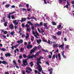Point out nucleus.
<instances>
[{"mask_svg":"<svg viewBox=\"0 0 74 74\" xmlns=\"http://www.w3.org/2000/svg\"><path fill=\"white\" fill-rule=\"evenodd\" d=\"M10 4H6L5 5V7H6L7 8H8V7H10Z\"/></svg>","mask_w":74,"mask_h":74,"instance_id":"nucleus-21","label":"nucleus"},{"mask_svg":"<svg viewBox=\"0 0 74 74\" xmlns=\"http://www.w3.org/2000/svg\"><path fill=\"white\" fill-rule=\"evenodd\" d=\"M27 58H30L31 59H33V55L32 56H29L27 57Z\"/></svg>","mask_w":74,"mask_h":74,"instance_id":"nucleus-26","label":"nucleus"},{"mask_svg":"<svg viewBox=\"0 0 74 74\" xmlns=\"http://www.w3.org/2000/svg\"><path fill=\"white\" fill-rule=\"evenodd\" d=\"M27 36H25V38L26 39H27L29 38V34L28 33H27Z\"/></svg>","mask_w":74,"mask_h":74,"instance_id":"nucleus-22","label":"nucleus"},{"mask_svg":"<svg viewBox=\"0 0 74 74\" xmlns=\"http://www.w3.org/2000/svg\"><path fill=\"white\" fill-rule=\"evenodd\" d=\"M23 40L21 39L19 41H17V43H18L19 45H20V44H22V43H23Z\"/></svg>","mask_w":74,"mask_h":74,"instance_id":"nucleus-9","label":"nucleus"},{"mask_svg":"<svg viewBox=\"0 0 74 74\" xmlns=\"http://www.w3.org/2000/svg\"><path fill=\"white\" fill-rule=\"evenodd\" d=\"M62 27V23H60L59 25L57 26V29L58 30H60V28Z\"/></svg>","mask_w":74,"mask_h":74,"instance_id":"nucleus-10","label":"nucleus"},{"mask_svg":"<svg viewBox=\"0 0 74 74\" xmlns=\"http://www.w3.org/2000/svg\"><path fill=\"white\" fill-rule=\"evenodd\" d=\"M11 17L12 18V19H15V16H14V15H11Z\"/></svg>","mask_w":74,"mask_h":74,"instance_id":"nucleus-32","label":"nucleus"},{"mask_svg":"<svg viewBox=\"0 0 74 74\" xmlns=\"http://www.w3.org/2000/svg\"><path fill=\"white\" fill-rule=\"evenodd\" d=\"M64 45L63 44V43L62 45H61L60 46H59V48H61V49H62L63 48V45Z\"/></svg>","mask_w":74,"mask_h":74,"instance_id":"nucleus-23","label":"nucleus"},{"mask_svg":"<svg viewBox=\"0 0 74 74\" xmlns=\"http://www.w3.org/2000/svg\"><path fill=\"white\" fill-rule=\"evenodd\" d=\"M43 26H45L44 29H45V27H47V24H46V23H44Z\"/></svg>","mask_w":74,"mask_h":74,"instance_id":"nucleus-27","label":"nucleus"},{"mask_svg":"<svg viewBox=\"0 0 74 74\" xmlns=\"http://www.w3.org/2000/svg\"><path fill=\"white\" fill-rule=\"evenodd\" d=\"M59 3L60 4H61L62 3V0H59Z\"/></svg>","mask_w":74,"mask_h":74,"instance_id":"nucleus-42","label":"nucleus"},{"mask_svg":"<svg viewBox=\"0 0 74 74\" xmlns=\"http://www.w3.org/2000/svg\"><path fill=\"white\" fill-rule=\"evenodd\" d=\"M15 20L13 21V23L14 24V25H18V22H19V20Z\"/></svg>","mask_w":74,"mask_h":74,"instance_id":"nucleus-4","label":"nucleus"},{"mask_svg":"<svg viewBox=\"0 0 74 74\" xmlns=\"http://www.w3.org/2000/svg\"><path fill=\"white\" fill-rule=\"evenodd\" d=\"M58 44H56L55 45L53 44V47L55 48L56 47H58Z\"/></svg>","mask_w":74,"mask_h":74,"instance_id":"nucleus-19","label":"nucleus"},{"mask_svg":"<svg viewBox=\"0 0 74 74\" xmlns=\"http://www.w3.org/2000/svg\"><path fill=\"white\" fill-rule=\"evenodd\" d=\"M27 18H22L21 20V22H25V21H26Z\"/></svg>","mask_w":74,"mask_h":74,"instance_id":"nucleus-12","label":"nucleus"},{"mask_svg":"<svg viewBox=\"0 0 74 74\" xmlns=\"http://www.w3.org/2000/svg\"><path fill=\"white\" fill-rule=\"evenodd\" d=\"M35 74H37V73H38V72L36 70H35L34 71Z\"/></svg>","mask_w":74,"mask_h":74,"instance_id":"nucleus-48","label":"nucleus"},{"mask_svg":"<svg viewBox=\"0 0 74 74\" xmlns=\"http://www.w3.org/2000/svg\"><path fill=\"white\" fill-rule=\"evenodd\" d=\"M39 63L40 64H42V63L41 62V60L39 58L37 59L36 64H37V65L38 66V67L40 68V69H38V71H39L40 72H41V71H42V67H41V66L39 64Z\"/></svg>","mask_w":74,"mask_h":74,"instance_id":"nucleus-1","label":"nucleus"},{"mask_svg":"<svg viewBox=\"0 0 74 74\" xmlns=\"http://www.w3.org/2000/svg\"><path fill=\"white\" fill-rule=\"evenodd\" d=\"M27 32H30V31L29 30V28H27Z\"/></svg>","mask_w":74,"mask_h":74,"instance_id":"nucleus-47","label":"nucleus"},{"mask_svg":"<svg viewBox=\"0 0 74 74\" xmlns=\"http://www.w3.org/2000/svg\"><path fill=\"white\" fill-rule=\"evenodd\" d=\"M39 59H40V60L41 59H43V57L42 56H40L39 57Z\"/></svg>","mask_w":74,"mask_h":74,"instance_id":"nucleus-52","label":"nucleus"},{"mask_svg":"<svg viewBox=\"0 0 74 74\" xmlns=\"http://www.w3.org/2000/svg\"><path fill=\"white\" fill-rule=\"evenodd\" d=\"M9 27L10 29H14V26L12 24H11L9 26Z\"/></svg>","mask_w":74,"mask_h":74,"instance_id":"nucleus-7","label":"nucleus"},{"mask_svg":"<svg viewBox=\"0 0 74 74\" xmlns=\"http://www.w3.org/2000/svg\"><path fill=\"white\" fill-rule=\"evenodd\" d=\"M29 64H30V66H31V67L34 65L33 63V62H31L30 63H29Z\"/></svg>","mask_w":74,"mask_h":74,"instance_id":"nucleus-29","label":"nucleus"},{"mask_svg":"<svg viewBox=\"0 0 74 74\" xmlns=\"http://www.w3.org/2000/svg\"><path fill=\"white\" fill-rule=\"evenodd\" d=\"M5 56L6 57H8V56H11V54L10 53H8L5 54Z\"/></svg>","mask_w":74,"mask_h":74,"instance_id":"nucleus-11","label":"nucleus"},{"mask_svg":"<svg viewBox=\"0 0 74 74\" xmlns=\"http://www.w3.org/2000/svg\"><path fill=\"white\" fill-rule=\"evenodd\" d=\"M23 57L24 58H26V57H27V56H26V55L24 54L23 55Z\"/></svg>","mask_w":74,"mask_h":74,"instance_id":"nucleus-49","label":"nucleus"},{"mask_svg":"<svg viewBox=\"0 0 74 74\" xmlns=\"http://www.w3.org/2000/svg\"><path fill=\"white\" fill-rule=\"evenodd\" d=\"M14 32H11L10 33V34H11L12 36H14Z\"/></svg>","mask_w":74,"mask_h":74,"instance_id":"nucleus-39","label":"nucleus"},{"mask_svg":"<svg viewBox=\"0 0 74 74\" xmlns=\"http://www.w3.org/2000/svg\"><path fill=\"white\" fill-rule=\"evenodd\" d=\"M8 23V22H6L4 24V25L6 27V26H7V24Z\"/></svg>","mask_w":74,"mask_h":74,"instance_id":"nucleus-33","label":"nucleus"},{"mask_svg":"<svg viewBox=\"0 0 74 74\" xmlns=\"http://www.w3.org/2000/svg\"><path fill=\"white\" fill-rule=\"evenodd\" d=\"M35 52V51L33 49H32V50L30 51V54H32V53H33V52Z\"/></svg>","mask_w":74,"mask_h":74,"instance_id":"nucleus-20","label":"nucleus"},{"mask_svg":"<svg viewBox=\"0 0 74 74\" xmlns=\"http://www.w3.org/2000/svg\"><path fill=\"white\" fill-rule=\"evenodd\" d=\"M26 69L30 71L31 72L32 71H33V70H32V69H31L30 67H27Z\"/></svg>","mask_w":74,"mask_h":74,"instance_id":"nucleus-14","label":"nucleus"},{"mask_svg":"<svg viewBox=\"0 0 74 74\" xmlns=\"http://www.w3.org/2000/svg\"><path fill=\"white\" fill-rule=\"evenodd\" d=\"M28 60V59H26L25 60H23V64L22 66L23 67H24L25 66H26V65H28V63L27 60Z\"/></svg>","mask_w":74,"mask_h":74,"instance_id":"nucleus-2","label":"nucleus"},{"mask_svg":"<svg viewBox=\"0 0 74 74\" xmlns=\"http://www.w3.org/2000/svg\"><path fill=\"white\" fill-rule=\"evenodd\" d=\"M46 63L47 64H48V66H49V62H48V61H46Z\"/></svg>","mask_w":74,"mask_h":74,"instance_id":"nucleus-58","label":"nucleus"},{"mask_svg":"<svg viewBox=\"0 0 74 74\" xmlns=\"http://www.w3.org/2000/svg\"><path fill=\"white\" fill-rule=\"evenodd\" d=\"M58 56L59 58V59L60 60H61V57L60 56V53H58Z\"/></svg>","mask_w":74,"mask_h":74,"instance_id":"nucleus-24","label":"nucleus"},{"mask_svg":"<svg viewBox=\"0 0 74 74\" xmlns=\"http://www.w3.org/2000/svg\"><path fill=\"white\" fill-rule=\"evenodd\" d=\"M27 23L28 24H29L30 25H31V26H34V25H33V23H31V22L30 21H28Z\"/></svg>","mask_w":74,"mask_h":74,"instance_id":"nucleus-18","label":"nucleus"},{"mask_svg":"<svg viewBox=\"0 0 74 74\" xmlns=\"http://www.w3.org/2000/svg\"><path fill=\"white\" fill-rule=\"evenodd\" d=\"M31 18H31V19H35V20H36V18H35L34 17V16L33 17H32Z\"/></svg>","mask_w":74,"mask_h":74,"instance_id":"nucleus-43","label":"nucleus"},{"mask_svg":"<svg viewBox=\"0 0 74 74\" xmlns=\"http://www.w3.org/2000/svg\"><path fill=\"white\" fill-rule=\"evenodd\" d=\"M52 38H53L54 40H58V38H57V37L53 35L51 36Z\"/></svg>","mask_w":74,"mask_h":74,"instance_id":"nucleus-13","label":"nucleus"},{"mask_svg":"<svg viewBox=\"0 0 74 74\" xmlns=\"http://www.w3.org/2000/svg\"><path fill=\"white\" fill-rule=\"evenodd\" d=\"M43 41H44V42H47V41L46 40H45L44 39H43L42 40Z\"/></svg>","mask_w":74,"mask_h":74,"instance_id":"nucleus-55","label":"nucleus"},{"mask_svg":"<svg viewBox=\"0 0 74 74\" xmlns=\"http://www.w3.org/2000/svg\"><path fill=\"white\" fill-rule=\"evenodd\" d=\"M26 7H27V8H29V4H26Z\"/></svg>","mask_w":74,"mask_h":74,"instance_id":"nucleus-53","label":"nucleus"},{"mask_svg":"<svg viewBox=\"0 0 74 74\" xmlns=\"http://www.w3.org/2000/svg\"><path fill=\"white\" fill-rule=\"evenodd\" d=\"M24 48H21L20 49V51L21 52H23V51H24Z\"/></svg>","mask_w":74,"mask_h":74,"instance_id":"nucleus-34","label":"nucleus"},{"mask_svg":"<svg viewBox=\"0 0 74 74\" xmlns=\"http://www.w3.org/2000/svg\"><path fill=\"white\" fill-rule=\"evenodd\" d=\"M41 39H39L38 40H36V42L38 43V44H40V43L41 42Z\"/></svg>","mask_w":74,"mask_h":74,"instance_id":"nucleus-15","label":"nucleus"},{"mask_svg":"<svg viewBox=\"0 0 74 74\" xmlns=\"http://www.w3.org/2000/svg\"><path fill=\"white\" fill-rule=\"evenodd\" d=\"M8 33V32H7V31H5L4 32V34H7Z\"/></svg>","mask_w":74,"mask_h":74,"instance_id":"nucleus-46","label":"nucleus"},{"mask_svg":"<svg viewBox=\"0 0 74 74\" xmlns=\"http://www.w3.org/2000/svg\"><path fill=\"white\" fill-rule=\"evenodd\" d=\"M22 10H23V11H27V9H26L23 8L22 9Z\"/></svg>","mask_w":74,"mask_h":74,"instance_id":"nucleus-60","label":"nucleus"},{"mask_svg":"<svg viewBox=\"0 0 74 74\" xmlns=\"http://www.w3.org/2000/svg\"><path fill=\"white\" fill-rule=\"evenodd\" d=\"M37 49V47L36 46H35L33 49L35 51H36V49Z\"/></svg>","mask_w":74,"mask_h":74,"instance_id":"nucleus-36","label":"nucleus"},{"mask_svg":"<svg viewBox=\"0 0 74 74\" xmlns=\"http://www.w3.org/2000/svg\"><path fill=\"white\" fill-rule=\"evenodd\" d=\"M34 37L33 36H32V38H31V40L32 42H33V41H34Z\"/></svg>","mask_w":74,"mask_h":74,"instance_id":"nucleus-31","label":"nucleus"},{"mask_svg":"<svg viewBox=\"0 0 74 74\" xmlns=\"http://www.w3.org/2000/svg\"><path fill=\"white\" fill-rule=\"evenodd\" d=\"M1 50L2 51H6V49L5 48H2L1 49Z\"/></svg>","mask_w":74,"mask_h":74,"instance_id":"nucleus-28","label":"nucleus"},{"mask_svg":"<svg viewBox=\"0 0 74 74\" xmlns=\"http://www.w3.org/2000/svg\"><path fill=\"white\" fill-rule=\"evenodd\" d=\"M42 51H44V52H47L48 53V51L47 50H44L43 49H42Z\"/></svg>","mask_w":74,"mask_h":74,"instance_id":"nucleus-38","label":"nucleus"},{"mask_svg":"<svg viewBox=\"0 0 74 74\" xmlns=\"http://www.w3.org/2000/svg\"><path fill=\"white\" fill-rule=\"evenodd\" d=\"M34 27L33 26H32L31 27V29H32V30H34Z\"/></svg>","mask_w":74,"mask_h":74,"instance_id":"nucleus-59","label":"nucleus"},{"mask_svg":"<svg viewBox=\"0 0 74 74\" xmlns=\"http://www.w3.org/2000/svg\"><path fill=\"white\" fill-rule=\"evenodd\" d=\"M71 3L72 4H74V1H71Z\"/></svg>","mask_w":74,"mask_h":74,"instance_id":"nucleus-62","label":"nucleus"},{"mask_svg":"<svg viewBox=\"0 0 74 74\" xmlns=\"http://www.w3.org/2000/svg\"><path fill=\"white\" fill-rule=\"evenodd\" d=\"M42 25H43L42 22H40V24L38 23L34 24V25L35 26H38V27H40V26H42Z\"/></svg>","mask_w":74,"mask_h":74,"instance_id":"nucleus-3","label":"nucleus"},{"mask_svg":"<svg viewBox=\"0 0 74 74\" xmlns=\"http://www.w3.org/2000/svg\"><path fill=\"white\" fill-rule=\"evenodd\" d=\"M27 47V49H31V48H33V45L30 44H28Z\"/></svg>","mask_w":74,"mask_h":74,"instance_id":"nucleus-6","label":"nucleus"},{"mask_svg":"<svg viewBox=\"0 0 74 74\" xmlns=\"http://www.w3.org/2000/svg\"><path fill=\"white\" fill-rule=\"evenodd\" d=\"M56 34L58 36H60V35L62 34V32H57Z\"/></svg>","mask_w":74,"mask_h":74,"instance_id":"nucleus-16","label":"nucleus"},{"mask_svg":"<svg viewBox=\"0 0 74 74\" xmlns=\"http://www.w3.org/2000/svg\"><path fill=\"white\" fill-rule=\"evenodd\" d=\"M48 71H49V72H52L53 71V69H49L48 70Z\"/></svg>","mask_w":74,"mask_h":74,"instance_id":"nucleus-25","label":"nucleus"},{"mask_svg":"<svg viewBox=\"0 0 74 74\" xmlns=\"http://www.w3.org/2000/svg\"><path fill=\"white\" fill-rule=\"evenodd\" d=\"M48 57L49 59H51V58H52V56L51 55H48Z\"/></svg>","mask_w":74,"mask_h":74,"instance_id":"nucleus-44","label":"nucleus"},{"mask_svg":"<svg viewBox=\"0 0 74 74\" xmlns=\"http://www.w3.org/2000/svg\"><path fill=\"white\" fill-rule=\"evenodd\" d=\"M42 46H41L40 45H39L38 46V49H40V48H41Z\"/></svg>","mask_w":74,"mask_h":74,"instance_id":"nucleus-35","label":"nucleus"},{"mask_svg":"<svg viewBox=\"0 0 74 74\" xmlns=\"http://www.w3.org/2000/svg\"><path fill=\"white\" fill-rule=\"evenodd\" d=\"M37 52L39 54H40V53H41V51H38V52Z\"/></svg>","mask_w":74,"mask_h":74,"instance_id":"nucleus-64","label":"nucleus"},{"mask_svg":"<svg viewBox=\"0 0 74 74\" xmlns=\"http://www.w3.org/2000/svg\"><path fill=\"white\" fill-rule=\"evenodd\" d=\"M9 72H5V74H9Z\"/></svg>","mask_w":74,"mask_h":74,"instance_id":"nucleus-57","label":"nucleus"},{"mask_svg":"<svg viewBox=\"0 0 74 74\" xmlns=\"http://www.w3.org/2000/svg\"><path fill=\"white\" fill-rule=\"evenodd\" d=\"M21 25L22 27H25V25H24V24H22Z\"/></svg>","mask_w":74,"mask_h":74,"instance_id":"nucleus-50","label":"nucleus"},{"mask_svg":"<svg viewBox=\"0 0 74 74\" xmlns=\"http://www.w3.org/2000/svg\"><path fill=\"white\" fill-rule=\"evenodd\" d=\"M32 56L33 57V58H36V57L37 56V55H32Z\"/></svg>","mask_w":74,"mask_h":74,"instance_id":"nucleus-45","label":"nucleus"},{"mask_svg":"<svg viewBox=\"0 0 74 74\" xmlns=\"http://www.w3.org/2000/svg\"><path fill=\"white\" fill-rule=\"evenodd\" d=\"M47 44H51V43L50 42V40H48V42H47Z\"/></svg>","mask_w":74,"mask_h":74,"instance_id":"nucleus-41","label":"nucleus"},{"mask_svg":"<svg viewBox=\"0 0 74 74\" xmlns=\"http://www.w3.org/2000/svg\"><path fill=\"white\" fill-rule=\"evenodd\" d=\"M13 62L14 63V64H13L14 65H17V64H16V62L14 61V60L13 61Z\"/></svg>","mask_w":74,"mask_h":74,"instance_id":"nucleus-30","label":"nucleus"},{"mask_svg":"<svg viewBox=\"0 0 74 74\" xmlns=\"http://www.w3.org/2000/svg\"><path fill=\"white\" fill-rule=\"evenodd\" d=\"M2 64H8V63L5 61H3L2 62Z\"/></svg>","mask_w":74,"mask_h":74,"instance_id":"nucleus-17","label":"nucleus"},{"mask_svg":"<svg viewBox=\"0 0 74 74\" xmlns=\"http://www.w3.org/2000/svg\"><path fill=\"white\" fill-rule=\"evenodd\" d=\"M25 71L26 73H28V74H30V71H27V70H26Z\"/></svg>","mask_w":74,"mask_h":74,"instance_id":"nucleus-40","label":"nucleus"},{"mask_svg":"<svg viewBox=\"0 0 74 74\" xmlns=\"http://www.w3.org/2000/svg\"><path fill=\"white\" fill-rule=\"evenodd\" d=\"M52 23L53 25H56V22H52Z\"/></svg>","mask_w":74,"mask_h":74,"instance_id":"nucleus-37","label":"nucleus"},{"mask_svg":"<svg viewBox=\"0 0 74 74\" xmlns=\"http://www.w3.org/2000/svg\"><path fill=\"white\" fill-rule=\"evenodd\" d=\"M15 13H16V12H13L12 13H9L8 15V18L9 19H11V16H10V15H11V14H14Z\"/></svg>","mask_w":74,"mask_h":74,"instance_id":"nucleus-5","label":"nucleus"},{"mask_svg":"<svg viewBox=\"0 0 74 74\" xmlns=\"http://www.w3.org/2000/svg\"><path fill=\"white\" fill-rule=\"evenodd\" d=\"M2 36L4 38H6V36H5V35H3Z\"/></svg>","mask_w":74,"mask_h":74,"instance_id":"nucleus-63","label":"nucleus"},{"mask_svg":"<svg viewBox=\"0 0 74 74\" xmlns=\"http://www.w3.org/2000/svg\"><path fill=\"white\" fill-rule=\"evenodd\" d=\"M18 27L16 26V25H14V28L15 29H17Z\"/></svg>","mask_w":74,"mask_h":74,"instance_id":"nucleus-56","label":"nucleus"},{"mask_svg":"<svg viewBox=\"0 0 74 74\" xmlns=\"http://www.w3.org/2000/svg\"><path fill=\"white\" fill-rule=\"evenodd\" d=\"M15 6L14 5H13L11 6V8H15Z\"/></svg>","mask_w":74,"mask_h":74,"instance_id":"nucleus-61","label":"nucleus"},{"mask_svg":"<svg viewBox=\"0 0 74 74\" xmlns=\"http://www.w3.org/2000/svg\"><path fill=\"white\" fill-rule=\"evenodd\" d=\"M67 5L69 6L70 5V3H69V2L68 1H67Z\"/></svg>","mask_w":74,"mask_h":74,"instance_id":"nucleus-54","label":"nucleus"},{"mask_svg":"<svg viewBox=\"0 0 74 74\" xmlns=\"http://www.w3.org/2000/svg\"><path fill=\"white\" fill-rule=\"evenodd\" d=\"M3 19L4 21V22H5V17H3Z\"/></svg>","mask_w":74,"mask_h":74,"instance_id":"nucleus-51","label":"nucleus"},{"mask_svg":"<svg viewBox=\"0 0 74 74\" xmlns=\"http://www.w3.org/2000/svg\"><path fill=\"white\" fill-rule=\"evenodd\" d=\"M61 53L63 57V58H64L65 59H66L67 57H66V56L64 55V51H63Z\"/></svg>","mask_w":74,"mask_h":74,"instance_id":"nucleus-8","label":"nucleus"}]
</instances>
